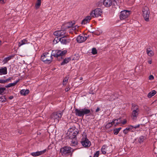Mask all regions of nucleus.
<instances>
[{
	"mask_svg": "<svg viewBox=\"0 0 157 157\" xmlns=\"http://www.w3.org/2000/svg\"><path fill=\"white\" fill-rule=\"evenodd\" d=\"M132 111V118L133 120H136L139 114V109L138 106L135 104H132L131 108Z\"/></svg>",
	"mask_w": 157,
	"mask_h": 157,
	"instance_id": "f257e3e1",
	"label": "nucleus"
},
{
	"mask_svg": "<svg viewBox=\"0 0 157 157\" xmlns=\"http://www.w3.org/2000/svg\"><path fill=\"white\" fill-rule=\"evenodd\" d=\"M63 114L62 111H58L53 113L51 116V118L56 122H58L61 119Z\"/></svg>",
	"mask_w": 157,
	"mask_h": 157,
	"instance_id": "f03ea898",
	"label": "nucleus"
},
{
	"mask_svg": "<svg viewBox=\"0 0 157 157\" xmlns=\"http://www.w3.org/2000/svg\"><path fill=\"white\" fill-rule=\"evenodd\" d=\"M52 53L45 52L41 56V59L43 62L50 63L52 60Z\"/></svg>",
	"mask_w": 157,
	"mask_h": 157,
	"instance_id": "7ed1b4c3",
	"label": "nucleus"
},
{
	"mask_svg": "<svg viewBox=\"0 0 157 157\" xmlns=\"http://www.w3.org/2000/svg\"><path fill=\"white\" fill-rule=\"evenodd\" d=\"M73 151V149L71 147L66 146L60 149V152L61 155H68Z\"/></svg>",
	"mask_w": 157,
	"mask_h": 157,
	"instance_id": "20e7f679",
	"label": "nucleus"
},
{
	"mask_svg": "<svg viewBox=\"0 0 157 157\" xmlns=\"http://www.w3.org/2000/svg\"><path fill=\"white\" fill-rule=\"evenodd\" d=\"M67 52V51L64 50L63 51L61 50H56L52 51V54L54 56L58 58L60 57L62 58V56L64 55Z\"/></svg>",
	"mask_w": 157,
	"mask_h": 157,
	"instance_id": "39448f33",
	"label": "nucleus"
},
{
	"mask_svg": "<svg viewBox=\"0 0 157 157\" xmlns=\"http://www.w3.org/2000/svg\"><path fill=\"white\" fill-rule=\"evenodd\" d=\"M143 15L145 21H149V14L150 12L148 7H144L142 10Z\"/></svg>",
	"mask_w": 157,
	"mask_h": 157,
	"instance_id": "423d86ee",
	"label": "nucleus"
},
{
	"mask_svg": "<svg viewBox=\"0 0 157 157\" xmlns=\"http://www.w3.org/2000/svg\"><path fill=\"white\" fill-rule=\"evenodd\" d=\"M102 13L101 10L99 8H97L93 10L91 12L90 15L92 17H98L101 16Z\"/></svg>",
	"mask_w": 157,
	"mask_h": 157,
	"instance_id": "0eeeda50",
	"label": "nucleus"
},
{
	"mask_svg": "<svg viewBox=\"0 0 157 157\" xmlns=\"http://www.w3.org/2000/svg\"><path fill=\"white\" fill-rule=\"evenodd\" d=\"M130 12L128 10H124L121 12L120 15V18L121 20L127 18L130 15Z\"/></svg>",
	"mask_w": 157,
	"mask_h": 157,
	"instance_id": "6e6552de",
	"label": "nucleus"
},
{
	"mask_svg": "<svg viewBox=\"0 0 157 157\" xmlns=\"http://www.w3.org/2000/svg\"><path fill=\"white\" fill-rule=\"evenodd\" d=\"M81 143L82 145L85 147H90L91 145L90 141L86 138H82Z\"/></svg>",
	"mask_w": 157,
	"mask_h": 157,
	"instance_id": "1a4fd4ad",
	"label": "nucleus"
},
{
	"mask_svg": "<svg viewBox=\"0 0 157 157\" xmlns=\"http://www.w3.org/2000/svg\"><path fill=\"white\" fill-rule=\"evenodd\" d=\"M66 33V31L64 29H62L60 30H58L55 32L53 34L57 36L63 37L65 36L64 35Z\"/></svg>",
	"mask_w": 157,
	"mask_h": 157,
	"instance_id": "9d476101",
	"label": "nucleus"
},
{
	"mask_svg": "<svg viewBox=\"0 0 157 157\" xmlns=\"http://www.w3.org/2000/svg\"><path fill=\"white\" fill-rule=\"evenodd\" d=\"M59 41L60 42L63 44H66L70 42V39L67 37H66V36H65L62 37L59 39Z\"/></svg>",
	"mask_w": 157,
	"mask_h": 157,
	"instance_id": "9b49d317",
	"label": "nucleus"
},
{
	"mask_svg": "<svg viewBox=\"0 0 157 157\" xmlns=\"http://www.w3.org/2000/svg\"><path fill=\"white\" fill-rule=\"evenodd\" d=\"M87 39V36H85L79 35L77 37V41L78 43H81L85 41Z\"/></svg>",
	"mask_w": 157,
	"mask_h": 157,
	"instance_id": "f8f14e48",
	"label": "nucleus"
},
{
	"mask_svg": "<svg viewBox=\"0 0 157 157\" xmlns=\"http://www.w3.org/2000/svg\"><path fill=\"white\" fill-rule=\"evenodd\" d=\"M109 147L107 146L106 145H104L101 147V151L103 154H105L107 152H110V150H109Z\"/></svg>",
	"mask_w": 157,
	"mask_h": 157,
	"instance_id": "ddd939ff",
	"label": "nucleus"
},
{
	"mask_svg": "<svg viewBox=\"0 0 157 157\" xmlns=\"http://www.w3.org/2000/svg\"><path fill=\"white\" fill-rule=\"evenodd\" d=\"M46 150L45 149L42 151L32 152L31 153V155L34 157H36L43 154L46 152Z\"/></svg>",
	"mask_w": 157,
	"mask_h": 157,
	"instance_id": "4468645a",
	"label": "nucleus"
},
{
	"mask_svg": "<svg viewBox=\"0 0 157 157\" xmlns=\"http://www.w3.org/2000/svg\"><path fill=\"white\" fill-rule=\"evenodd\" d=\"M103 4L106 7H109L112 4V0H104Z\"/></svg>",
	"mask_w": 157,
	"mask_h": 157,
	"instance_id": "2eb2a0df",
	"label": "nucleus"
},
{
	"mask_svg": "<svg viewBox=\"0 0 157 157\" xmlns=\"http://www.w3.org/2000/svg\"><path fill=\"white\" fill-rule=\"evenodd\" d=\"M91 19V17L90 16H87L82 21V25H85L89 22Z\"/></svg>",
	"mask_w": 157,
	"mask_h": 157,
	"instance_id": "dca6fc26",
	"label": "nucleus"
},
{
	"mask_svg": "<svg viewBox=\"0 0 157 157\" xmlns=\"http://www.w3.org/2000/svg\"><path fill=\"white\" fill-rule=\"evenodd\" d=\"M7 74V69L6 67L0 68V75H5Z\"/></svg>",
	"mask_w": 157,
	"mask_h": 157,
	"instance_id": "f3484780",
	"label": "nucleus"
},
{
	"mask_svg": "<svg viewBox=\"0 0 157 157\" xmlns=\"http://www.w3.org/2000/svg\"><path fill=\"white\" fill-rule=\"evenodd\" d=\"M76 115L79 117H83V113L82 109H76L75 110Z\"/></svg>",
	"mask_w": 157,
	"mask_h": 157,
	"instance_id": "a211bd4d",
	"label": "nucleus"
},
{
	"mask_svg": "<svg viewBox=\"0 0 157 157\" xmlns=\"http://www.w3.org/2000/svg\"><path fill=\"white\" fill-rule=\"evenodd\" d=\"M29 43V42H28V40L26 39H25L22 40L20 42H19L18 45L19 47H20L23 45L27 44Z\"/></svg>",
	"mask_w": 157,
	"mask_h": 157,
	"instance_id": "6ab92c4d",
	"label": "nucleus"
},
{
	"mask_svg": "<svg viewBox=\"0 0 157 157\" xmlns=\"http://www.w3.org/2000/svg\"><path fill=\"white\" fill-rule=\"evenodd\" d=\"M114 120H115V122L113 123V124L115 126H116L119 124L121 123V120L120 119H114L113 120V121H114Z\"/></svg>",
	"mask_w": 157,
	"mask_h": 157,
	"instance_id": "aec40b11",
	"label": "nucleus"
},
{
	"mask_svg": "<svg viewBox=\"0 0 157 157\" xmlns=\"http://www.w3.org/2000/svg\"><path fill=\"white\" fill-rule=\"evenodd\" d=\"M132 126H129L128 127L126 128L124 130H123V133L125 134H127L129 131H131L132 132H133V131H132L131 127Z\"/></svg>",
	"mask_w": 157,
	"mask_h": 157,
	"instance_id": "412c9836",
	"label": "nucleus"
},
{
	"mask_svg": "<svg viewBox=\"0 0 157 157\" xmlns=\"http://www.w3.org/2000/svg\"><path fill=\"white\" fill-rule=\"evenodd\" d=\"M74 23L72 22H69L65 24V27L66 28L68 29L71 27H72L74 25Z\"/></svg>",
	"mask_w": 157,
	"mask_h": 157,
	"instance_id": "4be33fe9",
	"label": "nucleus"
},
{
	"mask_svg": "<svg viewBox=\"0 0 157 157\" xmlns=\"http://www.w3.org/2000/svg\"><path fill=\"white\" fill-rule=\"evenodd\" d=\"M82 112L83 114V117L84 116L85 114H89L90 112V110L86 109L84 108L82 109Z\"/></svg>",
	"mask_w": 157,
	"mask_h": 157,
	"instance_id": "5701e85b",
	"label": "nucleus"
},
{
	"mask_svg": "<svg viewBox=\"0 0 157 157\" xmlns=\"http://www.w3.org/2000/svg\"><path fill=\"white\" fill-rule=\"evenodd\" d=\"M29 92V91L28 90H22L20 91L21 94L23 95H25L28 94Z\"/></svg>",
	"mask_w": 157,
	"mask_h": 157,
	"instance_id": "b1692460",
	"label": "nucleus"
},
{
	"mask_svg": "<svg viewBox=\"0 0 157 157\" xmlns=\"http://www.w3.org/2000/svg\"><path fill=\"white\" fill-rule=\"evenodd\" d=\"M71 60V59L70 57L66 58L61 63V64L62 65H64L67 63Z\"/></svg>",
	"mask_w": 157,
	"mask_h": 157,
	"instance_id": "393cba45",
	"label": "nucleus"
},
{
	"mask_svg": "<svg viewBox=\"0 0 157 157\" xmlns=\"http://www.w3.org/2000/svg\"><path fill=\"white\" fill-rule=\"evenodd\" d=\"M147 53L149 56H152L153 55V52L151 50L150 48H148L147 49Z\"/></svg>",
	"mask_w": 157,
	"mask_h": 157,
	"instance_id": "a878e982",
	"label": "nucleus"
},
{
	"mask_svg": "<svg viewBox=\"0 0 157 157\" xmlns=\"http://www.w3.org/2000/svg\"><path fill=\"white\" fill-rule=\"evenodd\" d=\"M156 93V92L155 90H153L150 92L148 94V97L149 98H151Z\"/></svg>",
	"mask_w": 157,
	"mask_h": 157,
	"instance_id": "bb28decb",
	"label": "nucleus"
},
{
	"mask_svg": "<svg viewBox=\"0 0 157 157\" xmlns=\"http://www.w3.org/2000/svg\"><path fill=\"white\" fill-rule=\"evenodd\" d=\"M41 4V0H37L35 4V8L36 9H38Z\"/></svg>",
	"mask_w": 157,
	"mask_h": 157,
	"instance_id": "cd10ccee",
	"label": "nucleus"
},
{
	"mask_svg": "<svg viewBox=\"0 0 157 157\" xmlns=\"http://www.w3.org/2000/svg\"><path fill=\"white\" fill-rule=\"evenodd\" d=\"M18 82V80H17L14 82H13V83H9L8 85L6 86L5 87L7 88H8V87H10L11 86H14L17 83V82Z\"/></svg>",
	"mask_w": 157,
	"mask_h": 157,
	"instance_id": "c85d7f7f",
	"label": "nucleus"
},
{
	"mask_svg": "<svg viewBox=\"0 0 157 157\" xmlns=\"http://www.w3.org/2000/svg\"><path fill=\"white\" fill-rule=\"evenodd\" d=\"M145 137L143 136H140L139 138L138 141L140 143L143 142L145 139Z\"/></svg>",
	"mask_w": 157,
	"mask_h": 157,
	"instance_id": "c756f323",
	"label": "nucleus"
},
{
	"mask_svg": "<svg viewBox=\"0 0 157 157\" xmlns=\"http://www.w3.org/2000/svg\"><path fill=\"white\" fill-rule=\"evenodd\" d=\"M69 77L68 76H66L63 79V85H66L67 82Z\"/></svg>",
	"mask_w": 157,
	"mask_h": 157,
	"instance_id": "7c9ffc66",
	"label": "nucleus"
},
{
	"mask_svg": "<svg viewBox=\"0 0 157 157\" xmlns=\"http://www.w3.org/2000/svg\"><path fill=\"white\" fill-rule=\"evenodd\" d=\"M115 120L112 121L111 122L107 124L106 126V127L107 128H109L112 127V126L113 125V123L115 122Z\"/></svg>",
	"mask_w": 157,
	"mask_h": 157,
	"instance_id": "2f4dec72",
	"label": "nucleus"
},
{
	"mask_svg": "<svg viewBox=\"0 0 157 157\" xmlns=\"http://www.w3.org/2000/svg\"><path fill=\"white\" fill-rule=\"evenodd\" d=\"M77 144V142L76 140L75 139L72 140L71 141V144L72 146H75Z\"/></svg>",
	"mask_w": 157,
	"mask_h": 157,
	"instance_id": "473e14b6",
	"label": "nucleus"
},
{
	"mask_svg": "<svg viewBox=\"0 0 157 157\" xmlns=\"http://www.w3.org/2000/svg\"><path fill=\"white\" fill-rule=\"evenodd\" d=\"M6 101V98L5 96H3L0 97V101L1 102H4Z\"/></svg>",
	"mask_w": 157,
	"mask_h": 157,
	"instance_id": "72a5a7b5",
	"label": "nucleus"
},
{
	"mask_svg": "<svg viewBox=\"0 0 157 157\" xmlns=\"http://www.w3.org/2000/svg\"><path fill=\"white\" fill-rule=\"evenodd\" d=\"M11 59V56L8 57H7L5 58L4 59V60H3V61L4 62V63H6Z\"/></svg>",
	"mask_w": 157,
	"mask_h": 157,
	"instance_id": "f704fd0d",
	"label": "nucleus"
},
{
	"mask_svg": "<svg viewBox=\"0 0 157 157\" xmlns=\"http://www.w3.org/2000/svg\"><path fill=\"white\" fill-rule=\"evenodd\" d=\"M140 125H141L140 124H138V125H135V126L130 125V126H132L131 127H132L131 128V129H132H132L133 128L136 129L138 128H140Z\"/></svg>",
	"mask_w": 157,
	"mask_h": 157,
	"instance_id": "c9c22d12",
	"label": "nucleus"
},
{
	"mask_svg": "<svg viewBox=\"0 0 157 157\" xmlns=\"http://www.w3.org/2000/svg\"><path fill=\"white\" fill-rule=\"evenodd\" d=\"M6 90L5 88H0V94H2Z\"/></svg>",
	"mask_w": 157,
	"mask_h": 157,
	"instance_id": "e433bc0d",
	"label": "nucleus"
},
{
	"mask_svg": "<svg viewBox=\"0 0 157 157\" xmlns=\"http://www.w3.org/2000/svg\"><path fill=\"white\" fill-rule=\"evenodd\" d=\"M109 96H110V97L108 98L109 100L112 101L115 99V98L113 95H112L110 96H109Z\"/></svg>",
	"mask_w": 157,
	"mask_h": 157,
	"instance_id": "4c0bfd02",
	"label": "nucleus"
},
{
	"mask_svg": "<svg viewBox=\"0 0 157 157\" xmlns=\"http://www.w3.org/2000/svg\"><path fill=\"white\" fill-rule=\"evenodd\" d=\"M92 53L94 54L95 55L97 54V50L95 48H93L92 49Z\"/></svg>",
	"mask_w": 157,
	"mask_h": 157,
	"instance_id": "58836bf2",
	"label": "nucleus"
},
{
	"mask_svg": "<svg viewBox=\"0 0 157 157\" xmlns=\"http://www.w3.org/2000/svg\"><path fill=\"white\" fill-rule=\"evenodd\" d=\"M119 132V131H118L117 128L114 129L113 130V133L115 135H117Z\"/></svg>",
	"mask_w": 157,
	"mask_h": 157,
	"instance_id": "ea45409f",
	"label": "nucleus"
},
{
	"mask_svg": "<svg viewBox=\"0 0 157 157\" xmlns=\"http://www.w3.org/2000/svg\"><path fill=\"white\" fill-rule=\"evenodd\" d=\"M99 154V151H97L94 154V157H98Z\"/></svg>",
	"mask_w": 157,
	"mask_h": 157,
	"instance_id": "a19ab883",
	"label": "nucleus"
},
{
	"mask_svg": "<svg viewBox=\"0 0 157 157\" xmlns=\"http://www.w3.org/2000/svg\"><path fill=\"white\" fill-rule=\"evenodd\" d=\"M72 27V30H76L78 29V26L77 25H76L74 26H73Z\"/></svg>",
	"mask_w": 157,
	"mask_h": 157,
	"instance_id": "79ce46f5",
	"label": "nucleus"
},
{
	"mask_svg": "<svg viewBox=\"0 0 157 157\" xmlns=\"http://www.w3.org/2000/svg\"><path fill=\"white\" fill-rule=\"evenodd\" d=\"M113 1L115 2L117 4H119L121 2L120 0H113Z\"/></svg>",
	"mask_w": 157,
	"mask_h": 157,
	"instance_id": "37998d69",
	"label": "nucleus"
},
{
	"mask_svg": "<svg viewBox=\"0 0 157 157\" xmlns=\"http://www.w3.org/2000/svg\"><path fill=\"white\" fill-rule=\"evenodd\" d=\"M154 78V77L152 75H150L149 77V80H153Z\"/></svg>",
	"mask_w": 157,
	"mask_h": 157,
	"instance_id": "c03bdc74",
	"label": "nucleus"
},
{
	"mask_svg": "<svg viewBox=\"0 0 157 157\" xmlns=\"http://www.w3.org/2000/svg\"><path fill=\"white\" fill-rule=\"evenodd\" d=\"M6 83L5 79H0V83Z\"/></svg>",
	"mask_w": 157,
	"mask_h": 157,
	"instance_id": "a18cd8bd",
	"label": "nucleus"
},
{
	"mask_svg": "<svg viewBox=\"0 0 157 157\" xmlns=\"http://www.w3.org/2000/svg\"><path fill=\"white\" fill-rule=\"evenodd\" d=\"M58 38L57 37L56 38H56H55L53 41V43L54 44H57V43H58V41H57V40H58Z\"/></svg>",
	"mask_w": 157,
	"mask_h": 157,
	"instance_id": "49530a36",
	"label": "nucleus"
},
{
	"mask_svg": "<svg viewBox=\"0 0 157 157\" xmlns=\"http://www.w3.org/2000/svg\"><path fill=\"white\" fill-rule=\"evenodd\" d=\"M6 2V0H0V3L2 4H4Z\"/></svg>",
	"mask_w": 157,
	"mask_h": 157,
	"instance_id": "de8ad7c7",
	"label": "nucleus"
},
{
	"mask_svg": "<svg viewBox=\"0 0 157 157\" xmlns=\"http://www.w3.org/2000/svg\"><path fill=\"white\" fill-rule=\"evenodd\" d=\"M126 119H124L122 122L121 121V123H122L123 124H124L126 123Z\"/></svg>",
	"mask_w": 157,
	"mask_h": 157,
	"instance_id": "09e8293b",
	"label": "nucleus"
},
{
	"mask_svg": "<svg viewBox=\"0 0 157 157\" xmlns=\"http://www.w3.org/2000/svg\"><path fill=\"white\" fill-rule=\"evenodd\" d=\"M10 79H11V78H7L5 80H6V83L7 82H9V81H10Z\"/></svg>",
	"mask_w": 157,
	"mask_h": 157,
	"instance_id": "8fccbe9b",
	"label": "nucleus"
},
{
	"mask_svg": "<svg viewBox=\"0 0 157 157\" xmlns=\"http://www.w3.org/2000/svg\"><path fill=\"white\" fill-rule=\"evenodd\" d=\"M100 110V108H98L96 109V112H98V111H99Z\"/></svg>",
	"mask_w": 157,
	"mask_h": 157,
	"instance_id": "3c124183",
	"label": "nucleus"
},
{
	"mask_svg": "<svg viewBox=\"0 0 157 157\" xmlns=\"http://www.w3.org/2000/svg\"><path fill=\"white\" fill-rule=\"evenodd\" d=\"M13 97L12 96H10L9 97V98L10 99H12L13 98Z\"/></svg>",
	"mask_w": 157,
	"mask_h": 157,
	"instance_id": "603ef678",
	"label": "nucleus"
},
{
	"mask_svg": "<svg viewBox=\"0 0 157 157\" xmlns=\"http://www.w3.org/2000/svg\"><path fill=\"white\" fill-rule=\"evenodd\" d=\"M117 129L118 130V131L119 132L120 130L121 129V128H117Z\"/></svg>",
	"mask_w": 157,
	"mask_h": 157,
	"instance_id": "864d4df0",
	"label": "nucleus"
},
{
	"mask_svg": "<svg viewBox=\"0 0 157 157\" xmlns=\"http://www.w3.org/2000/svg\"><path fill=\"white\" fill-rule=\"evenodd\" d=\"M78 131H76V132L75 133V134H77L78 133Z\"/></svg>",
	"mask_w": 157,
	"mask_h": 157,
	"instance_id": "5fc2aeb1",
	"label": "nucleus"
},
{
	"mask_svg": "<svg viewBox=\"0 0 157 157\" xmlns=\"http://www.w3.org/2000/svg\"><path fill=\"white\" fill-rule=\"evenodd\" d=\"M1 43H2V42L0 40V45H1Z\"/></svg>",
	"mask_w": 157,
	"mask_h": 157,
	"instance_id": "6e6d98bb",
	"label": "nucleus"
},
{
	"mask_svg": "<svg viewBox=\"0 0 157 157\" xmlns=\"http://www.w3.org/2000/svg\"><path fill=\"white\" fill-rule=\"evenodd\" d=\"M149 63H150V64H151V61H149Z\"/></svg>",
	"mask_w": 157,
	"mask_h": 157,
	"instance_id": "4d7b16f0",
	"label": "nucleus"
},
{
	"mask_svg": "<svg viewBox=\"0 0 157 157\" xmlns=\"http://www.w3.org/2000/svg\"><path fill=\"white\" fill-rule=\"evenodd\" d=\"M68 90L67 89H66V91H67Z\"/></svg>",
	"mask_w": 157,
	"mask_h": 157,
	"instance_id": "13d9d810",
	"label": "nucleus"
},
{
	"mask_svg": "<svg viewBox=\"0 0 157 157\" xmlns=\"http://www.w3.org/2000/svg\"><path fill=\"white\" fill-rule=\"evenodd\" d=\"M89 157H91V156H90Z\"/></svg>",
	"mask_w": 157,
	"mask_h": 157,
	"instance_id": "bf43d9fd",
	"label": "nucleus"
}]
</instances>
